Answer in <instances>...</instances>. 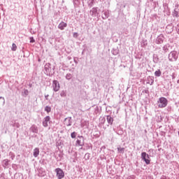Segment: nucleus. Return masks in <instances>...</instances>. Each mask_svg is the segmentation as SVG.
<instances>
[{
    "instance_id": "obj_38",
    "label": "nucleus",
    "mask_w": 179,
    "mask_h": 179,
    "mask_svg": "<svg viewBox=\"0 0 179 179\" xmlns=\"http://www.w3.org/2000/svg\"><path fill=\"white\" fill-rule=\"evenodd\" d=\"M12 127H16V128H20V124L19 123H14Z\"/></svg>"
},
{
    "instance_id": "obj_45",
    "label": "nucleus",
    "mask_w": 179,
    "mask_h": 179,
    "mask_svg": "<svg viewBox=\"0 0 179 179\" xmlns=\"http://www.w3.org/2000/svg\"><path fill=\"white\" fill-rule=\"evenodd\" d=\"M160 179H167V177H166V176H162Z\"/></svg>"
},
{
    "instance_id": "obj_33",
    "label": "nucleus",
    "mask_w": 179,
    "mask_h": 179,
    "mask_svg": "<svg viewBox=\"0 0 179 179\" xmlns=\"http://www.w3.org/2000/svg\"><path fill=\"white\" fill-rule=\"evenodd\" d=\"M61 97H65L66 96V91L62 90L60 92Z\"/></svg>"
},
{
    "instance_id": "obj_24",
    "label": "nucleus",
    "mask_w": 179,
    "mask_h": 179,
    "mask_svg": "<svg viewBox=\"0 0 179 179\" xmlns=\"http://www.w3.org/2000/svg\"><path fill=\"white\" fill-rule=\"evenodd\" d=\"M155 76H156L157 78H160V76H162V71H160V69L155 71Z\"/></svg>"
},
{
    "instance_id": "obj_50",
    "label": "nucleus",
    "mask_w": 179,
    "mask_h": 179,
    "mask_svg": "<svg viewBox=\"0 0 179 179\" xmlns=\"http://www.w3.org/2000/svg\"><path fill=\"white\" fill-rule=\"evenodd\" d=\"M152 150V152H153V150Z\"/></svg>"
},
{
    "instance_id": "obj_36",
    "label": "nucleus",
    "mask_w": 179,
    "mask_h": 179,
    "mask_svg": "<svg viewBox=\"0 0 179 179\" xmlns=\"http://www.w3.org/2000/svg\"><path fill=\"white\" fill-rule=\"evenodd\" d=\"M94 5V0H90V2L88 3V6L90 8H92Z\"/></svg>"
},
{
    "instance_id": "obj_1",
    "label": "nucleus",
    "mask_w": 179,
    "mask_h": 179,
    "mask_svg": "<svg viewBox=\"0 0 179 179\" xmlns=\"http://www.w3.org/2000/svg\"><path fill=\"white\" fill-rule=\"evenodd\" d=\"M44 73L47 76H52L55 73V66L51 63H46L44 66Z\"/></svg>"
},
{
    "instance_id": "obj_30",
    "label": "nucleus",
    "mask_w": 179,
    "mask_h": 179,
    "mask_svg": "<svg viewBox=\"0 0 179 179\" xmlns=\"http://www.w3.org/2000/svg\"><path fill=\"white\" fill-rule=\"evenodd\" d=\"M9 156L11 158V160H14L15 157H16V155H15V153H13V152H9Z\"/></svg>"
},
{
    "instance_id": "obj_2",
    "label": "nucleus",
    "mask_w": 179,
    "mask_h": 179,
    "mask_svg": "<svg viewBox=\"0 0 179 179\" xmlns=\"http://www.w3.org/2000/svg\"><path fill=\"white\" fill-rule=\"evenodd\" d=\"M168 59L170 62H176L178 59V52L177 50L171 51L168 55Z\"/></svg>"
},
{
    "instance_id": "obj_18",
    "label": "nucleus",
    "mask_w": 179,
    "mask_h": 179,
    "mask_svg": "<svg viewBox=\"0 0 179 179\" xmlns=\"http://www.w3.org/2000/svg\"><path fill=\"white\" fill-rule=\"evenodd\" d=\"M169 48H170V44H169V43L164 45L162 47V50H163V51H164V53L169 52Z\"/></svg>"
},
{
    "instance_id": "obj_27",
    "label": "nucleus",
    "mask_w": 179,
    "mask_h": 179,
    "mask_svg": "<svg viewBox=\"0 0 179 179\" xmlns=\"http://www.w3.org/2000/svg\"><path fill=\"white\" fill-rule=\"evenodd\" d=\"M15 179H23V175L22 173H17L15 175Z\"/></svg>"
},
{
    "instance_id": "obj_29",
    "label": "nucleus",
    "mask_w": 179,
    "mask_h": 179,
    "mask_svg": "<svg viewBox=\"0 0 179 179\" xmlns=\"http://www.w3.org/2000/svg\"><path fill=\"white\" fill-rule=\"evenodd\" d=\"M84 159H85V160H90V153L87 152V153L85 155Z\"/></svg>"
},
{
    "instance_id": "obj_32",
    "label": "nucleus",
    "mask_w": 179,
    "mask_h": 179,
    "mask_svg": "<svg viewBox=\"0 0 179 179\" xmlns=\"http://www.w3.org/2000/svg\"><path fill=\"white\" fill-rule=\"evenodd\" d=\"M45 111H46V113H51V107L49 106H46L45 107Z\"/></svg>"
},
{
    "instance_id": "obj_51",
    "label": "nucleus",
    "mask_w": 179,
    "mask_h": 179,
    "mask_svg": "<svg viewBox=\"0 0 179 179\" xmlns=\"http://www.w3.org/2000/svg\"><path fill=\"white\" fill-rule=\"evenodd\" d=\"M0 170H1V166H0Z\"/></svg>"
},
{
    "instance_id": "obj_21",
    "label": "nucleus",
    "mask_w": 179,
    "mask_h": 179,
    "mask_svg": "<svg viewBox=\"0 0 179 179\" xmlns=\"http://www.w3.org/2000/svg\"><path fill=\"white\" fill-rule=\"evenodd\" d=\"M152 58H153V62H155V64H157L159 62V59L157 55L154 54Z\"/></svg>"
},
{
    "instance_id": "obj_12",
    "label": "nucleus",
    "mask_w": 179,
    "mask_h": 179,
    "mask_svg": "<svg viewBox=\"0 0 179 179\" xmlns=\"http://www.w3.org/2000/svg\"><path fill=\"white\" fill-rule=\"evenodd\" d=\"M64 125H66V127H71V125H72L71 117H68L64 119Z\"/></svg>"
},
{
    "instance_id": "obj_5",
    "label": "nucleus",
    "mask_w": 179,
    "mask_h": 179,
    "mask_svg": "<svg viewBox=\"0 0 179 179\" xmlns=\"http://www.w3.org/2000/svg\"><path fill=\"white\" fill-rule=\"evenodd\" d=\"M150 157L148 153L143 152L141 153V160H143L145 162V164H150Z\"/></svg>"
},
{
    "instance_id": "obj_22",
    "label": "nucleus",
    "mask_w": 179,
    "mask_h": 179,
    "mask_svg": "<svg viewBox=\"0 0 179 179\" xmlns=\"http://www.w3.org/2000/svg\"><path fill=\"white\" fill-rule=\"evenodd\" d=\"M166 113H168L169 114H171V111H173V106H168L166 108H165Z\"/></svg>"
},
{
    "instance_id": "obj_11",
    "label": "nucleus",
    "mask_w": 179,
    "mask_h": 179,
    "mask_svg": "<svg viewBox=\"0 0 179 179\" xmlns=\"http://www.w3.org/2000/svg\"><path fill=\"white\" fill-rule=\"evenodd\" d=\"M105 117H106V120L108 124V127H109V125H113V122H114V118L110 115H105Z\"/></svg>"
},
{
    "instance_id": "obj_49",
    "label": "nucleus",
    "mask_w": 179,
    "mask_h": 179,
    "mask_svg": "<svg viewBox=\"0 0 179 179\" xmlns=\"http://www.w3.org/2000/svg\"><path fill=\"white\" fill-rule=\"evenodd\" d=\"M178 55H179V52H178Z\"/></svg>"
},
{
    "instance_id": "obj_28",
    "label": "nucleus",
    "mask_w": 179,
    "mask_h": 179,
    "mask_svg": "<svg viewBox=\"0 0 179 179\" xmlns=\"http://www.w3.org/2000/svg\"><path fill=\"white\" fill-rule=\"evenodd\" d=\"M117 151L119 152V153L124 154V152H125V148L119 147L117 148Z\"/></svg>"
},
{
    "instance_id": "obj_31",
    "label": "nucleus",
    "mask_w": 179,
    "mask_h": 179,
    "mask_svg": "<svg viewBox=\"0 0 179 179\" xmlns=\"http://www.w3.org/2000/svg\"><path fill=\"white\" fill-rule=\"evenodd\" d=\"M73 78V76H72V74H71V73H67L66 75V80H71V79Z\"/></svg>"
},
{
    "instance_id": "obj_15",
    "label": "nucleus",
    "mask_w": 179,
    "mask_h": 179,
    "mask_svg": "<svg viewBox=\"0 0 179 179\" xmlns=\"http://www.w3.org/2000/svg\"><path fill=\"white\" fill-rule=\"evenodd\" d=\"M29 129L33 134H38V128L34 124H33Z\"/></svg>"
},
{
    "instance_id": "obj_26",
    "label": "nucleus",
    "mask_w": 179,
    "mask_h": 179,
    "mask_svg": "<svg viewBox=\"0 0 179 179\" xmlns=\"http://www.w3.org/2000/svg\"><path fill=\"white\" fill-rule=\"evenodd\" d=\"M118 48H113L111 51L113 55H118Z\"/></svg>"
},
{
    "instance_id": "obj_9",
    "label": "nucleus",
    "mask_w": 179,
    "mask_h": 179,
    "mask_svg": "<svg viewBox=\"0 0 179 179\" xmlns=\"http://www.w3.org/2000/svg\"><path fill=\"white\" fill-rule=\"evenodd\" d=\"M50 121H51V117L50 116L45 117L42 122L43 127H44V128H47V127H48V122H50Z\"/></svg>"
},
{
    "instance_id": "obj_41",
    "label": "nucleus",
    "mask_w": 179,
    "mask_h": 179,
    "mask_svg": "<svg viewBox=\"0 0 179 179\" xmlns=\"http://www.w3.org/2000/svg\"><path fill=\"white\" fill-rule=\"evenodd\" d=\"M143 93H145V94H149V90H143Z\"/></svg>"
},
{
    "instance_id": "obj_39",
    "label": "nucleus",
    "mask_w": 179,
    "mask_h": 179,
    "mask_svg": "<svg viewBox=\"0 0 179 179\" xmlns=\"http://www.w3.org/2000/svg\"><path fill=\"white\" fill-rule=\"evenodd\" d=\"M30 43H36V40H34V38L33 36L30 37Z\"/></svg>"
},
{
    "instance_id": "obj_37",
    "label": "nucleus",
    "mask_w": 179,
    "mask_h": 179,
    "mask_svg": "<svg viewBox=\"0 0 179 179\" xmlns=\"http://www.w3.org/2000/svg\"><path fill=\"white\" fill-rule=\"evenodd\" d=\"M17 49V46L16 45V44L13 43L12 48H11L12 51H16Z\"/></svg>"
},
{
    "instance_id": "obj_7",
    "label": "nucleus",
    "mask_w": 179,
    "mask_h": 179,
    "mask_svg": "<svg viewBox=\"0 0 179 179\" xmlns=\"http://www.w3.org/2000/svg\"><path fill=\"white\" fill-rule=\"evenodd\" d=\"M52 87L55 92H58L59 89H61V85H59V82L57 80H54L52 82Z\"/></svg>"
},
{
    "instance_id": "obj_8",
    "label": "nucleus",
    "mask_w": 179,
    "mask_h": 179,
    "mask_svg": "<svg viewBox=\"0 0 179 179\" xmlns=\"http://www.w3.org/2000/svg\"><path fill=\"white\" fill-rule=\"evenodd\" d=\"M155 43L157 44H163V43H164V35H163V34L159 35L155 39Z\"/></svg>"
},
{
    "instance_id": "obj_10",
    "label": "nucleus",
    "mask_w": 179,
    "mask_h": 179,
    "mask_svg": "<svg viewBox=\"0 0 179 179\" xmlns=\"http://www.w3.org/2000/svg\"><path fill=\"white\" fill-rule=\"evenodd\" d=\"M97 12H99V8L97 7H94L92 8L90 11V15L92 17H96V15H97Z\"/></svg>"
},
{
    "instance_id": "obj_42",
    "label": "nucleus",
    "mask_w": 179,
    "mask_h": 179,
    "mask_svg": "<svg viewBox=\"0 0 179 179\" xmlns=\"http://www.w3.org/2000/svg\"><path fill=\"white\" fill-rule=\"evenodd\" d=\"M178 6H179V5H178V3H176L175 4V8L174 9H176V10H178Z\"/></svg>"
},
{
    "instance_id": "obj_25",
    "label": "nucleus",
    "mask_w": 179,
    "mask_h": 179,
    "mask_svg": "<svg viewBox=\"0 0 179 179\" xmlns=\"http://www.w3.org/2000/svg\"><path fill=\"white\" fill-rule=\"evenodd\" d=\"M29 95V90H24V92L22 93V97H27Z\"/></svg>"
},
{
    "instance_id": "obj_34",
    "label": "nucleus",
    "mask_w": 179,
    "mask_h": 179,
    "mask_svg": "<svg viewBox=\"0 0 179 179\" xmlns=\"http://www.w3.org/2000/svg\"><path fill=\"white\" fill-rule=\"evenodd\" d=\"M77 135H78V133H76V131H73L71 134V137L72 138V139H75Z\"/></svg>"
},
{
    "instance_id": "obj_48",
    "label": "nucleus",
    "mask_w": 179,
    "mask_h": 179,
    "mask_svg": "<svg viewBox=\"0 0 179 179\" xmlns=\"http://www.w3.org/2000/svg\"><path fill=\"white\" fill-rule=\"evenodd\" d=\"M74 62L75 64H78V61H76V59H74Z\"/></svg>"
},
{
    "instance_id": "obj_44",
    "label": "nucleus",
    "mask_w": 179,
    "mask_h": 179,
    "mask_svg": "<svg viewBox=\"0 0 179 179\" xmlns=\"http://www.w3.org/2000/svg\"><path fill=\"white\" fill-rule=\"evenodd\" d=\"M49 96H50V95H48V94L45 95V100H48Z\"/></svg>"
},
{
    "instance_id": "obj_35",
    "label": "nucleus",
    "mask_w": 179,
    "mask_h": 179,
    "mask_svg": "<svg viewBox=\"0 0 179 179\" xmlns=\"http://www.w3.org/2000/svg\"><path fill=\"white\" fill-rule=\"evenodd\" d=\"M0 103L2 106H5V98L3 96H0Z\"/></svg>"
},
{
    "instance_id": "obj_3",
    "label": "nucleus",
    "mask_w": 179,
    "mask_h": 179,
    "mask_svg": "<svg viewBox=\"0 0 179 179\" xmlns=\"http://www.w3.org/2000/svg\"><path fill=\"white\" fill-rule=\"evenodd\" d=\"M157 104L159 108H165L169 104V100L166 97H160L157 101Z\"/></svg>"
},
{
    "instance_id": "obj_13",
    "label": "nucleus",
    "mask_w": 179,
    "mask_h": 179,
    "mask_svg": "<svg viewBox=\"0 0 179 179\" xmlns=\"http://www.w3.org/2000/svg\"><path fill=\"white\" fill-rule=\"evenodd\" d=\"M101 17L103 20H106V19H108L110 17V11L108 10H104L102 12Z\"/></svg>"
},
{
    "instance_id": "obj_47",
    "label": "nucleus",
    "mask_w": 179,
    "mask_h": 179,
    "mask_svg": "<svg viewBox=\"0 0 179 179\" xmlns=\"http://www.w3.org/2000/svg\"><path fill=\"white\" fill-rule=\"evenodd\" d=\"M68 59H69V60H71V59H72V57H68Z\"/></svg>"
},
{
    "instance_id": "obj_14",
    "label": "nucleus",
    "mask_w": 179,
    "mask_h": 179,
    "mask_svg": "<svg viewBox=\"0 0 179 179\" xmlns=\"http://www.w3.org/2000/svg\"><path fill=\"white\" fill-rule=\"evenodd\" d=\"M66 26H68V24H66V22H62L59 24L58 29H59V30H64Z\"/></svg>"
},
{
    "instance_id": "obj_46",
    "label": "nucleus",
    "mask_w": 179,
    "mask_h": 179,
    "mask_svg": "<svg viewBox=\"0 0 179 179\" xmlns=\"http://www.w3.org/2000/svg\"><path fill=\"white\" fill-rule=\"evenodd\" d=\"M73 2L74 5H76V2H78V0H73Z\"/></svg>"
},
{
    "instance_id": "obj_6",
    "label": "nucleus",
    "mask_w": 179,
    "mask_h": 179,
    "mask_svg": "<svg viewBox=\"0 0 179 179\" xmlns=\"http://www.w3.org/2000/svg\"><path fill=\"white\" fill-rule=\"evenodd\" d=\"M78 139L76 142V146H84L85 145V137L83 136H78Z\"/></svg>"
},
{
    "instance_id": "obj_20",
    "label": "nucleus",
    "mask_w": 179,
    "mask_h": 179,
    "mask_svg": "<svg viewBox=\"0 0 179 179\" xmlns=\"http://www.w3.org/2000/svg\"><path fill=\"white\" fill-rule=\"evenodd\" d=\"M179 8L178 10L174 9L173 11L172 12V16L173 17H179Z\"/></svg>"
},
{
    "instance_id": "obj_19",
    "label": "nucleus",
    "mask_w": 179,
    "mask_h": 179,
    "mask_svg": "<svg viewBox=\"0 0 179 179\" xmlns=\"http://www.w3.org/2000/svg\"><path fill=\"white\" fill-rule=\"evenodd\" d=\"M34 157H37L40 155V149L38 148H36L34 150Z\"/></svg>"
},
{
    "instance_id": "obj_23",
    "label": "nucleus",
    "mask_w": 179,
    "mask_h": 179,
    "mask_svg": "<svg viewBox=\"0 0 179 179\" xmlns=\"http://www.w3.org/2000/svg\"><path fill=\"white\" fill-rule=\"evenodd\" d=\"M99 124L101 125H104V124H106V117H101L99 118Z\"/></svg>"
},
{
    "instance_id": "obj_16",
    "label": "nucleus",
    "mask_w": 179,
    "mask_h": 179,
    "mask_svg": "<svg viewBox=\"0 0 179 179\" xmlns=\"http://www.w3.org/2000/svg\"><path fill=\"white\" fill-rule=\"evenodd\" d=\"M10 162V160H9L8 159H6L2 161V166H3V169H6L7 167H9Z\"/></svg>"
},
{
    "instance_id": "obj_40",
    "label": "nucleus",
    "mask_w": 179,
    "mask_h": 179,
    "mask_svg": "<svg viewBox=\"0 0 179 179\" xmlns=\"http://www.w3.org/2000/svg\"><path fill=\"white\" fill-rule=\"evenodd\" d=\"M78 36H79V35L78 34L77 32H74V33L73 34V37H74V38H76Z\"/></svg>"
},
{
    "instance_id": "obj_43",
    "label": "nucleus",
    "mask_w": 179,
    "mask_h": 179,
    "mask_svg": "<svg viewBox=\"0 0 179 179\" xmlns=\"http://www.w3.org/2000/svg\"><path fill=\"white\" fill-rule=\"evenodd\" d=\"M171 78H172L173 80L176 79V73H172Z\"/></svg>"
},
{
    "instance_id": "obj_17",
    "label": "nucleus",
    "mask_w": 179,
    "mask_h": 179,
    "mask_svg": "<svg viewBox=\"0 0 179 179\" xmlns=\"http://www.w3.org/2000/svg\"><path fill=\"white\" fill-rule=\"evenodd\" d=\"M155 83V78L152 76H148L147 78V84L148 85H153Z\"/></svg>"
},
{
    "instance_id": "obj_4",
    "label": "nucleus",
    "mask_w": 179,
    "mask_h": 179,
    "mask_svg": "<svg viewBox=\"0 0 179 179\" xmlns=\"http://www.w3.org/2000/svg\"><path fill=\"white\" fill-rule=\"evenodd\" d=\"M55 172L56 173V177L58 179H62L65 177V172L61 168H57L55 169Z\"/></svg>"
}]
</instances>
